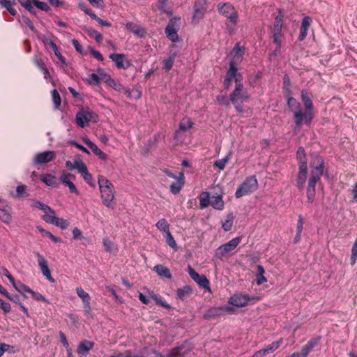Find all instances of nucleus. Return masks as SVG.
I'll use <instances>...</instances> for the list:
<instances>
[{
	"instance_id": "1",
	"label": "nucleus",
	"mask_w": 357,
	"mask_h": 357,
	"mask_svg": "<svg viewBox=\"0 0 357 357\" xmlns=\"http://www.w3.org/2000/svg\"><path fill=\"white\" fill-rule=\"evenodd\" d=\"M311 177L308 181L307 197L310 202H312L315 196V185L324 172V161L321 158L315 156L312 163Z\"/></svg>"
},
{
	"instance_id": "18",
	"label": "nucleus",
	"mask_w": 357,
	"mask_h": 357,
	"mask_svg": "<svg viewBox=\"0 0 357 357\" xmlns=\"http://www.w3.org/2000/svg\"><path fill=\"white\" fill-rule=\"evenodd\" d=\"M109 58L115 62L116 66L119 69H127L131 66L130 62L126 59L123 54H112Z\"/></svg>"
},
{
	"instance_id": "43",
	"label": "nucleus",
	"mask_w": 357,
	"mask_h": 357,
	"mask_svg": "<svg viewBox=\"0 0 357 357\" xmlns=\"http://www.w3.org/2000/svg\"><path fill=\"white\" fill-rule=\"evenodd\" d=\"M86 32L89 35V36L94 38L96 40V42L100 43L102 41V36L96 30L92 28H88L86 29Z\"/></svg>"
},
{
	"instance_id": "45",
	"label": "nucleus",
	"mask_w": 357,
	"mask_h": 357,
	"mask_svg": "<svg viewBox=\"0 0 357 357\" xmlns=\"http://www.w3.org/2000/svg\"><path fill=\"white\" fill-rule=\"evenodd\" d=\"M296 158L298 161V166L301 165L302 164L307 165V160L305 158V150L302 147H299L297 150L296 153Z\"/></svg>"
},
{
	"instance_id": "49",
	"label": "nucleus",
	"mask_w": 357,
	"mask_h": 357,
	"mask_svg": "<svg viewBox=\"0 0 357 357\" xmlns=\"http://www.w3.org/2000/svg\"><path fill=\"white\" fill-rule=\"evenodd\" d=\"M192 291V289L189 286H185L183 288L178 289L176 291L177 296L181 299H184L185 297L190 294Z\"/></svg>"
},
{
	"instance_id": "46",
	"label": "nucleus",
	"mask_w": 357,
	"mask_h": 357,
	"mask_svg": "<svg viewBox=\"0 0 357 357\" xmlns=\"http://www.w3.org/2000/svg\"><path fill=\"white\" fill-rule=\"evenodd\" d=\"M287 105L293 113L301 107V104L294 98H288Z\"/></svg>"
},
{
	"instance_id": "33",
	"label": "nucleus",
	"mask_w": 357,
	"mask_h": 357,
	"mask_svg": "<svg viewBox=\"0 0 357 357\" xmlns=\"http://www.w3.org/2000/svg\"><path fill=\"white\" fill-rule=\"evenodd\" d=\"M155 227L157 229L160 231L161 232L165 233V234L168 232H170L169 231V225L166 219L161 218L155 224Z\"/></svg>"
},
{
	"instance_id": "20",
	"label": "nucleus",
	"mask_w": 357,
	"mask_h": 357,
	"mask_svg": "<svg viewBox=\"0 0 357 357\" xmlns=\"http://www.w3.org/2000/svg\"><path fill=\"white\" fill-rule=\"evenodd\" d=\"M76 292L77 296L82 299L85 311L89 312L91 309L90 305L91 297L89 294L81 287L76 288Z\"/></svg>"
},
{
	"instance_id": "31",
	"label": "nucleus",
	"mask_w": 357,
	"mask_h": 357,
	"mask_svg": "<svg viewBox=\"0 0 357 357\" xmlns=\"http://www.w3.org/2000/svg\"><path fill=\"white\" fill-rule=\"evenodd\" d=\"M153 271L161 277H165L167 279L172 278V274L169 269L161 264H158L153 267Z\"/></svg>"
},
{
	"instance_id": "16",
	"label": "nucleus",
	"mask_w": 357,
	"mask_h": 357,
	"mask_svg": "<svg viewBox=\"0 0 357 357\" xmlns=\"http://www.w3.org/2000/svg\"><path fill=\"white\" fill-rule=\"evenodd\" d=\"M37 261L43 275L51 282H54V279L51 275L50 270L45 258L40 253L36 254Z\"/></svg>"
},
{
	"instance_id": "39",
	"label": "nucleus",
	"mask_w": 357,
	"mask_h": 357,
	"mask_svg": "<svg viewBox=\"0 0 357 357\" xmlns=\"http://www.w3.org/2000/svg\"><path fill=\"white\" fill-rule=\"evenodd\" d=\"M301 99L305 108L314 110L312 102L306 91L303 90L301 91Z\"/></svg>"
},
{
	"instance_id": "63",
	"label": "nucleus",
	"mask_w": 357,
	"mask_h": 357,
	"mask_svg": "<svg viewBox=\"0 0 357 357\" xmlns=\"http://www.w3.org/2000/svg\"><path fill=\"white\" fill-rule=\"evenodd\" d=\"M73 236L74 239H81L82 238V232L78 227L73 229Z\"/></svg>"
},
{
	"instance_id": "54",
	"label": "nucleus",
	"mask_w": 357,
	"mask_h": 357,
	"mask_svg": "<svg viewBox=\"0 0 357 357\" xmlns=\"http://www.w3.org/2000/svg\"><path fill=\"white\" fill-rule=\"evenodd\" d=\"M174 61V56H169L168 59L163 60V68L166 71H169L173 66Z\"/></svg>"
},
{
	"instance_id": "22",
	"label": "nucleus",
	"mask_w": 357,
	"mask_h": 357,
	"mask_svg": "<svg viewBox=\"0 0 357 357\" xmlns=\"http://www.w3.org/2000/svg\"><path fill=\"white\" fill-rule=\"evenodd\" d=\"M79 173L82 175L83 179L86 183H88L91 187L95 186L96 184L94 179L91 174L89 172L88 168L85 163L79 167Z\"/></svg>"
},
{
	"instance_id": "64",
	"label": "nucleus",
	"mask_w": 357,
	"mask_h": 357,
	"mask_svg": "<svg viewBox=\"0 0 357 357\" xmlns=\"http://www.w3.org/2000/svg\"><path fill=\"white\" fill-rule=\"evenodd\" d=\"M91 5L96 8H102L104 6L103 0H88Z\"/></svg>"
},
{
	"instance_id": "38",
	"label": "nucleus",
	"mask_w": 357,
	"mask_h": 357,
	"mask_svg": "<svg viewBox=\"0 0 357 357\" xmlns=\"http://www.w3.org/2000/svg\"><path fill=\"white\" fill-rule=\"evenodd\" d=\"M47 208L49 210H45L43 211L44 215L42 216V219L46 222L52 224L54 217L56 216V213L50 206H48Z\"/></svg>"
},
{
	"instance_id": "32",
	"label": "nucleus",
	"mask_w": 357,
	"mask_h": 357,
	"mask_svg": "<svg viewBox=\"0 0 357 357\" xmlns=\"http://www.w3.org/2000/svg\"><path fill=\"white\" fill-rule=\"evenodd\" d=\"M200 208H206L210 205L211 196L208 192H203L199 196Z\"/></svg>"
},
{
	"instance_id": "41",
	"label": "nucleus",
	"mask_w": 357,
	"mask_h": 357,
	"mask_svg": "<svg viewBox=\"0 0 357 357\" xmlns=\"http://www.w3.org/2000/svg\"><path fill=\"white\" fill-rule=\"evenodd\" d=\"M234 215L229 213L222 223V227L225 231L231 230L233 227Z\"/></svg>"
},
{
	"instance_id": "7",
	"label": "nucleus",
	"mask_w": 357,
	"mask_h": 357,
	"mask_svg": "<svg viewBox=\"0 0 357 357\" xmlns=\"http://www.w3.org/2000/svg\"><path fill=\"white\" fill-rule=\"evenodd\" d=\"M98 121V114L89 108H83L75 116V122L81 128H84L89 122L97 123Z\"/></svg>"
},
{
	"instance_id": "40",
	"label": "nucleus",
	"mask_w": 357,
	"mask_h": 357,
	"mask_svg": "<svg viewBox=\"0 0 357 357\" xmlns=\"http://www.w3.org/2000/svg\"><path fill=\"white\" fill-rule=\"evenodd\" d=\"M193 124L194 123L190 118L184 117L181 119L179 123V130L182 131H187L192 127Z\"/></svg>"
},
{
	"instance_id": "8",
	"label": "nucleus",
	"mask_w": 357,
	"mask_h": 357,
	"mask_svg": "<svg viewBox=\"0 0 357 357\" xmlns=\"http://www.w3.org/2000/svg\"><path fill=\"white\" fill-rule=\"evenodd\" d=\"M284 14L281 10L279 14L275 17L273 28V40L276 45V49L280 50L282 43V29L283 25Z\"/></svg>"
},
{
	"instance_id": "34",
	"label": "nucleus",
	"mask_w": 357,
	"mask_h": 357,
	"mask_svg": "<svg viewBox=\"0 0 357 357\" xmlns=\"http://www.w3.org/2000/svg\"><path fill=\"white\" fill-rule=\"evenodd\" d=\"M13 287L21 294L25 296V293H29L31 294L32 289H31L28 286L24 284L21 282H15L13 284Z\"/></svg>"
},
{
	"instance_id": "26",
	"label": "nucleus",
	"mask_w": 357,
	"mask_h": 357,
	"mask_svg": "<svg viewBox=\"0 0 357 357\" xmlns=\"http://www.w3.org/2000/svg\"><path fill=\"white\" fill-rule=\"evenodd\" d=\"M40 179L42 182L45 183L47 185L56 188L59 186V183L56 178L50 174H42L40 175Z\"/></svg>"
},
{
	"instance_id": "36",
	"label": "nucleus",
	"mask_w": 357,
	"mask_h": 357,
	"mask_svg": "<svg viewBox=\"0 0 357 357\" xmlns=\"http://www.w3.org/2000/svg\"><path fill=\"white\" fill-rule=\"evenodd\" d=\"M0 3L3 7L6 8L12 15L17 14V10L13 8V6L15 4V0H0Z\"/></svg>"
},
{
	"instance_id": "17",
	"label": "nucleus",
	"mask_w": 357,
	"mask_h": 357,
	"mask_svg": "<svg viewBox=\"0 0 357 357\" xmlns=\"http://www.w3.org/2000/svg\"><path fill=\"white\" fill-rule=\"evenodd\" d=\"M56 157V153L52 151H47L44 152L38 153L36 154L33 162L35 164H45L50 162L54 160Z\"/></svg>"
},
{
	"instance_id": "61",
	"label": "nucleus",
	"mask_w": 357,
	"mask_h": 357,
	"mask_svg": "<svg viewBox=\"0 0 357 357\" xmlns=\"http://www.w3.org/2000/svg\"><path fill=\"white\" fill-rule=\"evenodd\" d=\"M32 206L34 208H38L43 211H44L45 210H49L47 208V207L49 206H47L39 201H34L33 203L32 204Z\"/></svg>"
},
{
	"instance_id": "19",
	"label": "nucleus",
	"mask_w": 357,
	"mask_h": 357,
	"mask_svg": "<svg viewBox=\"0 0 357 357\" xmlns=\"http://www.w3.org/2000/svg\"><path fill=\"white\" fill-rule=\"evenodd\" d=\"M307 173V165L302 164L298 167V173L296 180V185L298 188L301 189L304 187Z\"/></svg>"
},
{
	"instance_id": "15",
	"label": "nucleus",
	"mask_w": 357,
	"mask_h": 357,
	"mask_svg": "<svg viewBox=\"0 0 357 357\" xmlns=\"http://www.w3.org/2000/svg\"><path fill=\"white\" fill-rule=\"evenodd\" d=\"M60 181L65 185L68 186L69 191L71 193L79 195V190H77L75 185L72 182V180L75 179V176L66 171H63L60 176Z\"/></svg>"
},
{
	"instance_id": "55",
	"label": "nucleus",
	"mask_w": 357,
	"mask_h": 357,
	"mask_svg": "<svg viewBox=\"0 0 357 357\" xmlns=\"http://www.w3.org/2000/svg\"><path fill=\"white\" fill-rule=\"evenodd\" d=\"M17 197H25L28 196L26 192V186L24 185H20L17 187Z\"/></svg>"
},
{
	"instance_id": "27",
	"label": "nucleus",
	"mask_w": 357,
	"mask_h": 357,
	"mask_svg": "<svg viewBox=\"0 0 357 357\" xmlns=\"http://www.w3.org/2000/svg\"><path fill=\"white\" fill-rule=\"evenodd\" d=\"M312 20L309 17H305L301 23L300 34L298 36V39L300 40H303L307 36L308 28L311 24Z\"/></svg>"
},
{
	"instance_id": "5",
	"label": "nucleus",
	"mask_w": 357,
	"mask_h": 357,
	"mask_svg": "<svg viewBox=\"0 0 357 357\" xmlns=\"http://www.w3.org/2000/svg\"><path fill=\"white\" fill-rule=\"evenodd\" d=\"M261 300V296H250L243 293H236L228 299V303L235 307L240 308L253 305Z\"/></svg>"
},
{
	"instance_id": "3",
	"label": "nucleus",
	"mask_w": 357,
	"mask_h": 357,
	"mask_svg": "<svg viewBox=\"0 0 357 357\" xmlns=\"http://www.w3.org/2000/svg\"><path fill=\"white\" fill-rule=\"evenodd\" d=\"M218 10L220 14L227 18L225 24L227 29L230 33L236 30V25L238 22V13L235 8L229 3H220L218 5Z\"/></svg>"
},
{
	"instance_id": "56",
	"label": "nucleus",
	"mask_w": 357,
	"mask_h": 357,
	"mask_svg": "<svg viewBox=\"0 0 357 357\" xmlns=\"http://www.w3.org/2000/svg\"><path fill=\"white\" fill-rule=\"evenodd\" d=\"M229 156L225 157L223 159L216 160L214 162V165L217 167L220 170H223L225 167L226 164L228 162Z\"/></svg>"
},
{
	"instance_id": "29",
	"label": "nucleus",
	"mask_w": 357,
	"mask_h": 357,
	"mask_svg": "<svg viewBox=\"0 0 357 357\" xmlns=\"http://www.w3.org/2000/svg\"><path fill=\"white\" fill-rule=\"evenodd\" d=\"M210 205L216 210L222 211L224 208L225 203L222 195H213L211 197Z\"/></svg>"
},
{
	"instance_id": "9",
	"label": "nucleus",
	"mask_w": 357,
	"mask_h": 357,
	"mask_svg": "<svg viewBox=\"0 0 357 357\" xmlns=\"http://www.w3.org/2000/svg\"><path fill=\"white\" fill-rule=\"evenodd\" d=\"M293 114L295 119V124L297 127H301L303 123L310 126L314 118V110L306 108H305V110H303L301 107L294 112Z\"/></svg>"
},
{
	"instance_id": "53",
	"label": "nucleus",
	"mask_w": 357,
	"mask_h": 357,
	"mask_svg": "<svg viewBox=\"0 0 357 357\" xmlns=\"http://www.w3.org/2000/svg\"><path fill=\"white\" fill-rule=\"evenodd\" d=\"M107 84L116 91L123 92L124 90L123 86L114 79H112Z\"/></svg>"
},
{
	"instance_id": "25",
	"label": "nucleus",
	"mask_w": 357,
	"mask_h": 357,
	"mask_svg": "<svg viewBox=\"0 0 357 357\" xmlns=\"http://www.w3.org/2000/svg\"><path fill=\"white\" fill-rule=\"evenodd\" d=\"M94 346V343L89 340H82L79 342L77 352L79 355H86L88 352L92 349Z\"/></svg>"
},
{
	"instance_id": "52",
	"label": "nucleus",
	"mask_w": 357,
	"mask_h": 357,
	"mask_svg": "<svg viewBox=\"0 0 357 357\" xmlns=\"http://www.w3.org/2000/svg\"><path fill=\"white\" fill-rule=\"evenodd\" d=\"M166 242L172 249L176 250L178 249L177 244L176 241L174 240L173 236L171 232H168L165 234Z\"/></svg>"
},
{
	"instance_id": "2",
	"label": "nucleus",
	"mask_w": 357,
	"mask_h": 357,
	"mask_svg": "<svg viewBox=\"0 0 357 357\" xmlns=\"http://www.w3.org/2000/svg\"><path fill=\"white\" fill-rule=\"evenodd\" d=\"M98 185L102 204L107 208H114L115 206V190L112 183L103 176L98 177Z\"/></svg>"
},
{
	"instance_id": "37",
	"label": "nucleus",
	"mask_w": 357,
	"mask_h": 357,
	"mask_svg": "<svg viewBox=\"0 0 357 357\" xmlns=\"http://www.w3.org/2000/svg\"><path fill=\"white\" fill-rule=\"evenodd\" d=\"M0 3L3 7L6 8L12 15L17 14V10L13 8V6L15 4V0H0Z\"/></svg>"
},
{
	"instance_id": "50",
	"label": "nucleus",
	"mask_w": 357,
	"mask_h": 357,
	"mask_svg": "<svg viewBox=\"0 0 357 357\" xmlns=\"http://www.w3.org/2000/svg\"><path fill=\"white\" fill-rule=\"evenodd\" d=\"M0 220L6 224H10L12 221V216L6 210L0 208Z\"/></svg>"
},
{
	"instance_id": "10",
	"label": "nucleus",
	"mask_w": 357,
	"mask_h": 357,
	"mask_svg": "<svg viewBox=\"0 0 357 357\" xmlns=\"http://www.w3.org/2000/svg\"><path fill=\"white\" fill-rule=\"evenodd\" d=\"M243 83V78L241 75L238 73V69L236 66L234 65V62H230L229 68L227 70L225 79L224 86L225 89H229L234 82L235 85Z\"/></svg>"
},
{
	"instance_id": "24",
	"label": "nucleus",
	"mask_w": 357,
	"mask_h": 357,
	"mask_svg": "<svg viewBox=\"0 0 357 357\" xmlns=\"http://www.w3.org/2000/svg\"><path fill=\"white\" fill-rule=\"evenodd\" d=\"M175 179L176 181L170 185V190L174 195L178 194L183 186L184 174L182 172H180L178 178Z\"/></svg>"
},
{
	"instance_id": "62",
	"label": "nucleus",
	"mask_w": 357,
	"mask_h": 357,
	"mask_svg": "<svg viewBox=\"0 0 357 357\" xmlns=\"http://www.w3.org/2000/svg\"><path fill=\"white\" fill-rule=\"evenodd\" d=\"M357 260V248L356 247H352L351 248V265L354 266Z\"/></svg>"
},
{
	"instance_id": "44",
	"label": "nucleus",
	"mask_w": 357,
	"mask_h": 357,
	"mask_svg": "<svg viewBox=\"0 0 357 357\" xmlns=\"http://www.w3.org/2000/svg\"><path fill=\"white\" fill-rule=\"evenodd\" d=\"M52 224L63 229H66L69 225V222L67 220L59 218L56 216L54 217Z\"/></svg>"
},
{
	"instance_id": "12",
	"label": "nucleus",
	"mask_w": 357,
	"mask_h": 357,
	"mask_svg": "<svg viewBox=\"0 0 357 357\" xmlns=\"http://www.w3.org/2000/svg\"><path fill=\"white\" fill-rule=\"evenodd\" d=\"M179 22L180 18H172L170 20L165 29L167 37L172 42H176L178 40L177 31L179 27Z\"/></svg>"
},
{
	"instance_id": "59",
	"label": "nucleus",
	"mask_w": 357,
	"mask_h": 357,
	"mask_svg": "<svg viewBox=\"0 0 357 357\" xmlns=\"http://www.w3.org/2000/svg\"><path fill=\"white\" fill-rule=\"evenodd\" d=\"M31 294L34 300L37 301H43L49 303L48 301L39 292H36L32 290Z\"/></svg>"
},
{
	"instance_id": "6",
	"label": "nucleus",
	"mask_w": 357,
	"mask_h": 357,
	"mask_svg": "<svg viewBox=\"0 0 357 357\" xmlns=\"http://www.w3.org/2000/svg\"><path fill=\"white\" fill-rule=\"evenodd\" d=\"M258 188V181L255 176L247 177L237 188L235 196L240 198L254 192Z\"/></svg>"
},
{
	"instance_id": "13",
	"label": "nucleus",
	"mask_w": 357,
	"mask_h": 357,
	"mask_svg": "<svg viewBox=\"0 0 357 357\" xmlns=\"http://www.w3.org/2000/svg\"><path fill=\"white\" fill-rule=\"evenodd\" d=\"M188 272L191 278L201 287L210 291L209 281L204 275H199L190 266H188Z\"/></svg>"
},
{
	"instance_id": "21",
	"label": "nucleus",
	"mask_w": 357,
	"mask_h": 357,
	"mask_svg": "<svg viewBox=\"0 0 357 357\" xmlns=\"http://www.w3.org/2000/svg\"><path fill=\"white\" fill-rule=\"evenodd\" d=\"M190 351V347L186 344L174 348L167 355V357H184Z\"/></svg>"
},
{
	"instance_id": "14",
	"label": "nucleus",
	"mask_w": 357,
	"mask_h": 357,
	"mask_svg": "<svg viewBox=\"0 0 357 357\" xmlns=\"http://www.w3.org/2000/svg\"><path fill=\"white\" fill-rule=\"evenodd\" d=\"M207 0H197L194 5V14L192 20L198 22L204 17L206 11Z\"/></svg>"
},
{
	"instance_id": "60",
	"label": "nucleus",
	"mask_w": 357,
	"mask_h": 357,
	"mask_svg": "<svg viewBox=\"0 0 357 357\" xmlns=\"http://www.w3.org/2000/svg\"><path fill=\"white\" fill-rule=\"evenodd\" d=\"M88 83L89 84H96V85L100 84V77H99L98 73V74H95V73L91 74L90 79L88 80Z\"/></svg>"
},
{
	"instance_id": "58",
	"label": "nucleus",
	"mask_w": 357,
	"mask_h": 357,
	"mask_svg": "<svg viewBox=\"0 0 357 357\" xmlns=\"http://www.w3.org/2000/svg\"><path fill=\"white\" fill-rule=\"evenodd\" d=\"M33 4H34L38 8L44 11H47L50 9V7L47 5V3L43 1L33 0Z\"/></svg>"
},
{
	"instance_id": "47",
	"label": "nucleus",
	"mask_w": 357,
	"mask_h": 357,
	"mask_svg": "<svg viewBox=\"0 0 357 357\" xmlns=\"http://www.w3.org/2000/svg\"><path fill=\"white\" fill-rule=\"evenodd\" d=\"M264 268L260 265L257 266V284L258 285H260L262 283L266 282V279L264 276Z\"/></svg>"
},
{
	"instance_id": "48",
	"label": "nucleus",
	"mask_w": 357,
	"mask_h": 357,
	"mask_svg": "<svg viewBox=\"0 0 357 357\" xmlns=\"http://www.w3.org/2000/svg\"><path fill=\"white\" fill-rule=\"evenodd\" d=\"M103 245L107 252H116L117 248L115 245L108 238L103 239Z\"/></svg>"
},
{
	"instance_id": "42",
	"label": "nucleus",
	"mask_w": 357,
	"mask_h": 357,
	"mask_svg": "<svg viewBox=\"0 0 357 357\" xmlns=\"http://www.w3.org/2000/svg\"><path fill=\"white\" fill-rule=\"evenodd\" d=\"M84 164V162L80 159H76L73 162L68 160V161H66V167L68 170L77 169V172H79V167Z\"/></svg>"
},
{
	"instance_id": "28",
	"label": "nucleus",
	"mask_w": 357,
	"mask_h": 357,
	"mask_svg": "<svg viewBox=\"0 0 357 357\" xmlns=\"http://www.w3.org/2000/svg\"><path fill=\"white\" fill-rule=\"evenodd\" d=\"M231 54L233 56V60L231 62H234V65L235 66L241 61L243 55L244 54V49L238 45H236Z\"/></svg>"
},
{
	"instance_id": "51",
	"label": "nucleus",
	"mask_w": 357,
	"mask_h": 357,
	"mask_svg": "<svg viewBox=\"0 0 357 357\" xmlns=\"http://www.w3.org/2000/svg\"><path fill=\"white\" fill-rule=\"evenodd\" d=\"M98 73L100 77V82L102 81L108 84L112 79L110 75L107 74L102 68H98Z\"/></svg>"
},
{
	"instance_id": "4",
	"label": "nucleus",
	"mask_w": 357,
	"mask_h": 357,
	"mask_svg": "<svg viewBox=\"0 0 357 357\" xmlns=\"http://www.w3.org/2000/svg\"><path fill=\"white\" fill-rule=\"evenodd\" d=\"M249 94L246 89L243 87V83L235 85L234 90L229 96V100L234 105L238 112H243V103L249 99Z\"/></svg>"
},
{
	"instance_id": "11",
	"label": "nucleus",
	"mask_w": 357,
	"mask_h": 357,
	"mask_svg": "<svg viewBox=\"0 0 357 357\" xmlns=\"http://www.w3.org/2000/svg\"><path fill=\"white\" fill-rule=\"evenodd\" d=\"M241 241V237H236L229 241L228 243L220 245L215 250V256L220 259L227 257L229 253L233 251L238 245Z\"/></svg>"
},
{
	"instance_id": "23",
	"label": "nucleus",
	"mask_w": 357,
	"mask_h": 357,
	"mask_svg": "<svg viewBox=\"0 0 357 357\" xmlns=\"http://www.w3.org/2000/svg\"><path fill=\"white\" fill-rule=\"evenodd\" d=\"M126 27L128 30L133 33L137 37L142 38L146 35V30L137 24L133 22H128L126 24Z\"/></svg>"
},
{
	"instance_id": "35",
	"label": "nucleus",
	"mask_w": 357,
	"mask_h": 357,
	"mask_svg": "<svg viewBox=\"0 0 357 357\" xmlns=\"http://www.w3.org/2000/svg\"><path fill=\"white\" fill-rule=\"evenodd\" d=\"M283 342V339L280 338L279 340L272 342L271 344L266 346L263 349L267 354L273 353L274 351L278 349Z\"/></svg>"
},
{
	"instance_id": "57",
	"label": "nucleus",
	"mask_w": 357,
	"mask_h": 357,
	"mask_svg": "<svg viewBox=\"0 0 357 357\" xmlns=\"http://www.w3.org/2000/svg\"><path fill=\"white\" fill-rule=\"evenodd\" d=\"M52 96L53 102L55 105L56 108H59L61 105V98L56 89L53 90L52 92Z\"/></svg>"
},
{
	"instance_id": "30",
	"label": "nucleus",
	"mask_w": 357,
	"mask_h": 357,
	"mask_svg": "<svg viewBox=\"0 0 357 357\" xmlns=\"http://www.w3.org/2000/svg\"><path fill=\"white\" fill-rule=\"evenodd\" d=\"M319 341V338L312 339L307 342V343L304 345L299 352L302 354V357H306L308 354L312 350V349L317 344Z\"/></svg>"
}]
</instances>
